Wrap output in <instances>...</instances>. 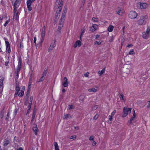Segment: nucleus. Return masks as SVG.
Instances as JSON below:
<instances>
[{"instance_id": "nucleus-33", "label": "nucleus", "mask_w": 150, "mask_h": 150, "mask_svg": "<svg viewBox=\"0 0 150 150\" xmlns=\"http://www.w3.org/2000/svg\"><path fill=\"white\" fill-rule=\"evenodd\" d=\"M60 16V12H58V10H57L56 14V18H57L58 16Z\"/></svg>"}, {"instance_id": "nucleus-55", "label": "nucleus", "mask_w": 150, "mask_h": 150, "mask_svg": "<svg viewBox=\"0 0 150 150\" xmlns=\"http://www.w3.org/2000/svg\"><path fill=\"white\" fill-rule=\"evenodd\" d=\"M44 79V77H43L42 76L40 79V81H39V82H42V81Z\"/></svg>"}, {"instance_id": "nucleus-20", "label": "nucleus", "mask_w": 150, "mask_h": 150, "mask_svg": "<svg viewBox=\"0 0 150 150\" xmlns=\"http://www.w3.org/2000/svg\"><path fill=\"white\" fill-rule=\"evenodd\" d=\"M36 113V110L35 109V108H34L33 113V115L32 116V120H34L35 117V115Z\"/></svg>"}, {"instance_id": "nucleus-34", "label": "nucleus", "mask_w": 150, "mask_h": 150, "mask_svg": "<svg viewBox=\"0 0 150 150\" xmlns=\"http://www.w3.org/2000/svg\"><path fill=\"white\" fill-rule=\"evenodd\" d=\"M92 20L94 22H98V19L95 17H93L92 18Z\"/></svg>"}, {"instance_id": "nucleus-26", "label": "nucleus", "mask_w": 150, "mask_h": 150, "mask_svg": "<svg viewBox=\"0 0 150 150\" xmlns=\"http://www.w3.org/2000/svg\"><path fill=\"white\" fill-rule=\"evenodd\" d=\"M6 58L7 59V61H6L5 63V65L6 66H8L9 63V59L8 57H6Z\"/></svg>"}, {"instance_id": "nucleus-27", "label": "nucleus", "mask_w": 150, "mask_h": 150, "mask_svg": "<svg viewBox=\"0 0 150 150\" xmlns=\"http://www.w3.org/2000/svg\"><path fill=\"white\" fill-rule=\"evenodd\" d=\"M55 150H59V147L57 143L55 142L54 144Z\"/></svg>"}, {"instance_id": "nucleus-40", "label": "nucleus", "mask_w": 150, "mask_h": 150, "mask_svg": "<svg viewBox=\"0 0 150 150\" xmlns=\"http://www.w3.org/2000/svg\"><path fill=\"white\" fill-rule=\"evenodd\" d=\"M89 140L90 141L94 140V137L93 136H91L90 137L89 139Z\"/></svg>"}, {"instance_id": "nucleus-30", "label": "nucleus", "mask_w": 150, "mask_h": 150, "mask_svg": "<svg viewBox=\"0 0 150 150\" xmlns=\"http://www.w3.org/2000/svg\"><path fill=\"white\" fill-rule=\"evenodd\" d=\"M85 28L84 27L81 30V35H83L84 33H85Z\"/></svg>"}, {"instance_id": "nucleus-22", "label": "nucleus", "mask_w": 150, "mask_h": 150, "mask_svg": "<svg viewBox=\"0 0 150 150\" xmlns=\"http://www.w3.org/2000/svg\"><path fill=\"white\" fill-rule=\"evenodd\" d=\"M24 93V91L23 90H21L20 92H18V96L19 97H22Z\"/></svg>"}, {"instance_id": "nucleus-4", "label": "nucleus", "mask_w": 150, "mask_h": 150, "mask_svg": "<svg viewBox=\"0 0 150 150\" xmlns=\"http://www.w3.org/2000/svg\"><path fill=\"white\" fill-rule=\"evenodd\" d=\"M131 109H132L131 108H128L124 107L123 108L124 114L122 115V117H124L127 115L129 114L130 113Z\"/></svg>"}, {"instance_id": "nucleus-52", "label": "nucleus", "mask_w": 150, "mask_h": 150, "mask_svg": "<svg viewBox=\"0 0 150 150\" xmlns=\"http://www.w3.org/2000/svg\"><path fill=\"white\" fill-rule=\"evenodd\" d=\"M134 117H132L130 119V120L129 121V122L130 123H131V122H132V121L134 120Z\"/></svg>"}, {"instance_id": "nucleus-49", "label": "nucleus", "mask_w": 150, "mask_h": 150, "mask_svg": "<svg viewBox=\"0 0 150 150\" xmlns=\"http://www.w3.org/2000/svg\"><path fill=\"white\" fill-rule=\"evenodd\" d=\"M17 113V109H15L14 111V115L15 116Z\"/></svg>"}, {"instance_id": "nucleus-2", "label": "nucleus", "mask_w": 150, "mask_h": 150, "mask_svg": "<svg viewBox=\"0 0 150 150\" xmlns=\"http://www.w3.org/2000/svg\"><path fill=\"white\" fill-rule=\"evenodd\" d=\"M21 0H14L12 2V4L14 6L13 12L15 13L17 11V8L21 3Z\"/></svg>"}, {"instance_id": "nucleus-62", "label": "nucleus", "mask_w": 150, "mask_h": 150, "mask_svg": "<svg viewBox=\"0 0 150 150\" xmlns=\"http://www.w3.org/2000/svg\"><path fill=\"white\" fill-rule=\"evenodd\" d=\"M35 0H29L30 3H32L34 2Z\"/></svg>"}, {"instance_id": "nucleus-54", "label": "nucleus", "mask_w": 150, "mask_h": 150, "mask_svg": "<svg viewBox=\"0 0 150 150\" xmlns=\"http://www.w3.org/2000/svg\"><path fill=\"white\" fill-rule=\"evenodd\" d=\"M76 138V137L75 136H72L71 137L70 139H74Z\"/></svg>"}, {"instance_id": "nucleus-1", "label": "nucleus", "mask_w": 150, "mask_h": 150, "mask_svg": "<svg viewBox=\"0 0 150 150\" xmlns=\"http://www.w3.org/2000/svg\"><path fill=\"white\" fill-rule=\"evenodd\" d=\"M148 17L146 16H144L139 18L137 21V23L139 25H145L147 20Z\"/></svg>"}, {"instance_id": "nucleus-25", "label": "nucleus", "mask_w": 150, "mask_h": 150, "mask_svg": "<svg viewBox=\"0 0 150 150\" xmlns=\"http://www.w3.org/2000/svg\"><path fill=\"white\" fill-rule=\"evenodd\" d=\"M3 79L2 77H0V88L2 86Z\"/></svg>"}, {"instance_id": "nucleus-14", "label": "nucleus", "mask_w": 150, "mask_h": 150, "mask_svg": "<svg viewBox=\"0 0 150 150\" xmlns=\"http://www.w3.org/2000/svg\"><path fill=\"white\" fill-rule=\"evenodd\" d=\"M33 129L34 133L36 135H37V133L38 131V130L37 127V125L36 124H34V125H33Z\"/></svg>"}, {"instance_id": "nucleus-58", "label": "nucleus", "mask_w": 150, "mask_h": 150, "mask_svg": "<svg viewBox=\"0 0 150 150\" xmlns=\"http://www.w3.org/2000/svg\"><path fill=\"white\" fill-rule=\"evenodd\" d=\"M9 112H8V113H7V117H6V119L7 120H8L9 117Z\"/></svg>"}, {"instance_id": "nucleus-7", "label": "nucleus", "mask_w": 150, "mask_h": 150, "mask_svg": "<svg viewBox=\"0 0 150 150\" xmlns=\"http://www.w3.org/2000/svg\"><path fill=\"white\" fill-rule=\"evenodd\" d=\"M28 89L27 90V94L26 97L25 99V101L24 102V105L23 107L25 109H27L28 108V98L27 97L28 95Z\"/></svg>"}, {"instance_id": "nucleus-17", "label": "nucleus", "mask_w": 150, "mask_h": 150, "mask_svg": "<svg viewBox=\"0 0 150 150\" xmlns=\"http://www.w3.org/2000/svg\"><path fill=\"white\" fill-rule=\"evenodd\" d=\"M45 31H44V30H43L42 31V33H41L42 39H41V42H42L44 40V38L45 35Z\"/></svg>"}, {"instance_id": "nucleus-51", "label": "nucleus", "mask_w": 150, "mask_h": 150, "mask_svg": "<svg viewBox=\"0 0 150 150\" xmlns=\"http://www.w3.org/2000/svg\"><path fill=\"white\" fill-rule=\"evenodd\" d=\"M90 30L91 31H95V29L93 28V27L92 26L90 28Z\"/></svg>"}, {"instance_id": "nucleus-64", "label": "nucleus", "mask_w": 150, "mask_h": 150, "mask_svg": "<svg viewBox=\"0 0 150 150\" xmlns=\"http://www.w3.org/2000/svg\"><path fill=\"white\" fill-rule=\"evenodd\" d=\"M16 150H23V149H22V148L20 147V148H19V149H18Z\"/></svg>"}, {"instance_id": "nucleus-42", "label": "nucleus", "mask_w": 150, "mask_h": 150, "mask_svg": "<svg viewBox=\"0 0 150 150\" xmlns=\"http://www.w3.org/2000/svg\"><path fill=\"white\" fill-rule=\"evenodd\" d=\"M113 40V36H111L110 37V40H109V42H112Z\"/></svg>"}, {"instance_id": "nucleus-39", "label": "nucleus", "mask_w": 150, "mask_h": 150, "mask_svg": "<svg viewBox=\"0 0 150 150\" xmlns=\"http://www.w3.org/2000/svg\"><path fill=\"white\" fill-rule=\"evenodd\" d=\"M66 15V13H63L62 14L61 18L63 19H65V16Z\"/></svg>"}, {"instance_id": "nucleus-28", "label": "nucleus", "mask_w": 150, "mask_h": 150, "mask_svg": "<svg viewBox=\"0 0 150 150\" xmlns=\"http://www.w3.org/2000/svg\"><path fill=\"white\" fill-rule=\"evenodd\" d=\"M119 97L120 100H122L123 101H125V98H124V96L122 94H120L119 95Z\"/></svg>"}, {"instance_id": "nucleus-21", "label": "nucleus", "mask_w": 150, "mask_h": 150, "mask_svg": "<svg viewBox=\"0 0 150 150\" xmlns=\"http://www.w3.org/2000/svg\"><path fill=\"white\" fill-rule=\"evenodd\" d=\"M105 68H103L101 71H100L98 72V74L100 76L103 74L105 73Z\"/></svg>"}, {"instance_id": "nucleus-45", "label": "nucleus", "mask_w": 150, "mask_h": 150, "mask_svg": "<svg viewBox=\"0 0 150 150\" xmlns=\"http://www.w3.org/2000/svg\"><path fill=\"white\" fill-rule=\"evenodd\" d=\"M101 43V42H100V41H96L95 42V44H97V45H100Z\"/></svg>"}, {"instance_id": "nucleus-13", "label": "nucleus", "mask_w": 150, "mask_h": 150, "mask_svg": "<svg viewBox=\"0 0 150 150\" xmlns=\"http://www.w3.org/2000/svg\"><path fill=\"white\" fill-rule=\"evenodd\" d=\"M69 82L67 79L66 77H64L63 79V81L62 82V84L64 87H67L68 86Z\"/></svg>"}, {"instance_id": "nucleus-37", "label": "nucleus", "mask_w": 150, "mask_h": 150, "mask_svg": "<svg viewBox=\"0 0 150 150\" xmlns=\"http://www.w3.org/2000/svg\"><path fill=\"white\" fill-rule=\"evenodd\" d=\"M31 3H30L29 1V11H30L32 10V8L31 6Z\"/></svg>"}, {"instance_id": "nucleus-3", "label": "nucleus", "mask_w": 150, "mask_h": 150, "mask_svg": "<svg viewBox=\"0 0 150 150\" xmlns=\"http://www.w3.org/2000/svg\"><path fill=\"white\" fill-rule=\"evenodd\" d=\"M150 31V27L147 26V29L145 32L142 33V36L144 39H147L149 36V33Z\"/></svg>"}, {"instance_id": "nucleus-57", "label": "nucleus", "mask_w": 150, "mask_h": 150, "mask_svg": "<svg viewBox=\"0 0 150 150\" xmlns=\"http://www.w3.org/2000/svg\"><path fill=\"white\" fill-rule=\"evenodd\" d=\"M89 74V73L87 72L84 74V76L86 77H88Z\"/></svg>"}, {"instance_id": "nucleus-47", "label": "nucleus", "mask_w": 150, "mask_h": 150, "mask_svg": "<svg viewBox=\"0 0 150 150\" xmlns=\"http://www.w3.org/2000/svg\"><path fill=\"white\" fill-rule=\"evenodd\" d=\"M47 71H45L43 73V74L42 75V76L43 77H44L46 75V74H47Z\"/></svg>"}, {"instance_id": "nucleus-44", "label": "nucleus", "mask_w": 150, "mask_h": 150, "mask_svg": "<svg viewBox=\"0 0 150 150\" xmlns=\"http://www.w3.org/2000/svg\"><path fill=\"white\" fill-rule=\"evenodd\" d=\"M9 22H10V20L9 19L7 20L6 21V22H5V24H4V26L5 27H6L7 26V25L8 23H9Z\"/></svg>"}, {"instance_id": "nucleus-11", "label": "nucleus", "mask_w": 150, "mask_h": 150, "mask_svg": "<svg viewBox=\"0 0 150 150\" xmlns=\"http://www.w3.org/2000/svg\"><path fill=\"white\" fill-rule=\"evenodd\" d=\"M21 59L19 58L18 60V64L16 69V72H19L21 69Z\"/></svg>"}, {"instance_id": "nucleus-53", "label": "nucleus", "mask_w": 150, "mask_h": 150, "mask_svg": "<svg viewBox=\"0 0 150 150\" xmlns=\"http://www.w3.org/2000/svg\"><path fill=\"white\" fill-rule=\"evenodd\" d=\"M96 142L94 140L93 141L92 145L93 146H95L96 145Z\"/></svg>"}, {"instance_id": "nucleus-23", "label": "nucleus", "mask_w": 150, "mask_h": 150, "mask_svg": "<svg viewBox=\"0 0 150 150\" xmlns=\"http://www.w3.org/2000/svg\"><path fill=\"white\" fill-rule=\"evenodd\" d=\"M88 91L89 92H96L97 91V90L96 89H95L94 88H89L88 89Z\"/></svg>"}, {"instance_id": "nucleus-46", "label": "nucleus", "mask_w": 150, "mask_h": 150, "mask_svg": "<svg viewBox=\"0 0 150 150\" xmlns=\"http://www.w3.org/2000/svg\"><path fill=\"white\" fill-rule=\"evenodd\" d=\"M98 117V115L97 114L93 117V120H96L97 119Z\"/></svg>"}, {"instance_id": "nucleus-19", "label": "nucleus", "mask_w": 150, "mask_h": 150, "mask_svg": "<svg viewBox=\"0 0 150 150\" xmlns=\"http://www.w3.org/2000/svg\"><path fill=\"white\" fill-rule=\"evenodd\" d=\"M114 28V27L112 25H110L108 27V30L109 32H111L112 31Z\"/></svg>"}, {"instance_id": "nucleus-56", "label": "nucleus", "mask_w": 150, "mask_h": 150, "mask_svg": "<svg viewBox=\"0 0 150 150\" xmlns=\"http://www.w3.org/2000/svg\"><path fill=\"white\" fill-rule=\"evenodd\" d=\"M4 116V113L3 112H1L0 113V117L1 118L3 117Z\"/></svg>"}, {"instance_id": "nucleus-12", "label": "nucleus", "mask_w": 150, "mask_h": 150, "mask_svg": "<svg viewBox=\"0 0 150 150\" xmlns=\"http://www.w3.org/2000/svg\"><path fill=\"white\" fill-rule=\"evenodd\" d=\"M10 141L9 139L6 138L5 139L3 143V145L4 146H7L10 144Z\"/></svg>"}, {"instance_id": "nucleus-10", "label": "nucleus", "mask_w": 150, "mask_h": 150, "mask_svg": "<svg viewBox=\"0 0 150 150\" xmlns=\"http://www.w3.org/2000/svg\"><path fill=\"white\" fill-rule=\"evenodd\" d=\"M5 44L6 46V51L9 53L11 52L10 45L9 43L7 41H5Z\"/></svg>"}, {"instance_id": "nucleus-60", "label": "nucleus", "mask_w": 150, "mask_h": 150, "mask_svg": "<svg viewBox=\"0 0 150 150\" xmlns=\"http://www.w3.org/2000/svg\"><path fill=\"white\" fill-rule=\"evenodd\" d=\"M44 30V31H45V25H43V27L42 29V31L43 30Z\"/></svg>"}, {"instance_id": "nucleus-5", "label": "nucleus", "mask_w": 150, "mask_h": 150, "mask_svg": "<svg viewBox=\"0 0 150 150\" xmlns=\"http://www.w3.org/2000/svg\"><path fill=\"white\" fill-rule=\"evenodd\" d=\"M136 6L141 8H146L147 6V4L145 3L138 2Z\"/></svg>"}, {"instance_id": "nucleus-29", "label": "nucleus", "mask_w": 150, "mask_h": 150, "mask_svg": "<svg viewBox=\"0 0 150 150\" xmlns=\"http://www.w3.org/2000/svg\"><path fill=\"white\" fill-rule=\"evenodd\" d=\"M62 26L60 25H59L58 27L57 31L59 32V33H60L61 31V28L62 27Z\"/></svg>"}, {"instance_id": "nucleus-48", "label": "nucleus", "mask_w": 150, "mask_h": 150, "mask_svg": "<svg viewBox=\"0 0 150 150\" xmlns=\"http://www.w3.org/2000/svg\"><path fill=\"white\" fill-rule=\"evenodd\" d=\"M134 52L133 50H131L129 52V53L130 54H134Z\"/></svg>"}, {"instance_id": "nucleus-31", "label": "nucleus", "mask_w": 150, "mask_h": 150, "mask_svg": "<svg viewBox=\"0 0 150 150\" xmlns=\"http://www.w3.org/2000/svg\"><path fill=\"white\" fill-rule=\"evenodd\" d=\"M16 84L17 85L16 83ZM20 91V88L19 86H18V85H16V92L18 93L19 91Z\"/></svg>"}, {"instance_id": "nucleus-18", "label": "nucleus", "mask_w": 150, "mask_h": 150, "mask_svg": "<svg viewBox=\"0 0 150 150\" xmlns=\"http://www.w3.org/2000/svg\"><path fill=\"white\" fill-rule=\"evenodd\" d=\"M33 100V97L32 96H31L30 98V100L29 101V110L31 108V105H32Z\"/></svg>"}, {"instance_id": "nucleus-16", "label": "nucleus", "mask_w": 150, "mask_h": 150, "mask_svg": "<svg viewBox=\"0 0 150 150\" xmlns=\"http://www.w3.org/2000/svg\"><path fill=\"white\" fill-rule=\"evenodd\" d=\"M81 45V42L79 40L77 41L75 43L74 47L75 48L77 47V46L80 47Z\"/></svg>"}, {"instance_id": "nucleus-15", "label": "nucleus", "mask_w": 150, "mask_h": 150, "mask_svg": "<svg viewBox=\"0 0 150 150\" xmlns=\"http://www.w3.org/2000/svg\"><path fill=\"white\" fill-rule=\"evenodd\" d=\"M14 15L13 16V18L15 19L16 20H17L19 18V14L18 12L17 11L15 12L14 13Z\"/></svg>"}, {"instance_id": "nucleus-59", "label": "nucleus", "mask_w": 150, "mask_h": 150, "mask_svg": "<svg viewBox=\"0 0 150 150\" xmlns=\"http://www.w3.org/2000/svg\"><path fill=\"white\" fill-rule=\"evenodd\" d=\"M149 103H148V104L147 105V107L148 108H150V101H149Z\"/></svg>"}, {"instance_id": "nucleus-41", "label": "nucleus", "mask_w": 150, "mask_h": 150, "mask_svg": "<svg viewBox=\"0 0 150 150\" xmlns=\"http://www.w3.org/2000/svg\"><path fill=\"white\" fill-rule=\"evenodd\" d=\"M116 112V110H114L112 112L111 114V116H113L115 113Z\"/></svg>"}, {"instance_id": "nucleus-36", "label": "nucleus", "mask_w": 150, "mask_h": 150, "mask_svg": "<svg viewBox=\"0 0 150 150\" xmlns=\"http://www.w3.org/2000/svg\"><path fill=\"white\" fill-rule=\"evenodd\" d=\"M74 108V106L72 105H69L68 106V109L69 110H71L73 109Z\"/></svg>"}, {"instance_id": "nucleus-43", "label": "nucleus", "mask_w": 150, "mask_h": 150, "mask_svg": "<svg viewBox=\"0 0 150 150\" xmlns=\"http://www.w3.org/2000/svg\"><path fill=\"white\" fill-rule=\"evenodd\" d=\"M62 9V6H59L57 10H58V12H60L61 11Z\"/></svg>"}, {"instance_id": "nucleus-9", "label": "nucleus", "mask_w": 150, "mask_h": 150, "mask_svg": "<svg viewBox=\"0 0 150 150\" xmlns=\"http://www.w3.org/2000/svg\"><path fill=\"white\" fill-rule=\"evenodd\" d=\"M116 12L117 14L119 15L122 16L123 14L124 11L123 8H119L117 9Z\"/></svg>"}, {"instance_id": "nucleus-50", "label": "nucleus", "mask_w": 150, "mask_h": 150, "mask_svg": "<svg viewBox=\"0 0 150 150\" xmlns=\"http://www.w3.org/2000/svg\"><path fill=\"white\" fill-rule=\"evenodd\" d=\"M108 117H109V120L110 121H112L113 116L110 115Z\"/></svg>"}, {"instance_id": "nucleus-6", "label": "nucleus", "mask_w": 150, "mask_h": 150, "mask_svg": "<svg viewBox=\"0 0 150 150\" xmlns=\"http://www.w3.org/2000/svg\"><path fill=\"white\" fill-rule=\"evenodd\" d=\"M129 16L130 18L132 19L136 18L137 16V14L135 11H130Z\"/></svg>"}, {"instance_id": "nucleus-38", "label": "nucleus", "mask_w": 150, "mask_h": 150, "mask_svg": "<svg viewBox=\"0 0 150 150\" xmlns=\"http://www.w3.org/2000/svg\"><path fill=\"white\" fill-rule=\"evenodd\" d=\"M93 28H94L95 29V30H96L98 28V25L96 24H93L92 26Z\"/></svg>"}, {"instance_id": "nucleus-61", "label": "nucleus", "mask_w": 150, "mask_h": 150, "mask_svg": "<svg viewBox=\"0 0 150 150\" xmlns=\"http://www.w3.org/2000/svg\"><path fill=\"white\" fill-rule=\"evenodd\" d=\"M34 120H32V119H31V123L33 124V125H34V124H35L34 122Z\"/></svg>"}, {"instance_id": "nucleus-63", "label": "nucleus", "mask_w": 150, "mask_h": 150, "mask_svg": "<svg viewBox=\"0 0 150 150\" xmlns=\"http://www.w3.org/2000/svg\"><path fill=\"white\" fill-rule=\"evenodd\" d=\"M59 1L60 0H56V4H58Z\"/></svg>"}, {"instance_id": "nucleus-32", "label": "nucleus", "mask_w": 150, "mask_h": 150, "mask_svg": "<svg viewBox=\"0 0 150 150\" xmlns=\"http://www.w3.org/2000/svg\"><path fill=\"white\" fill-rule=\"evenodd\" d=\"M18 72H16V76L15 77V80L16 81V80L18 79Z\"/></svg>"}, {"instance_id": "nucleus-8", "label": "nucleus", "mask_w": 150, "mask_h": 150, "mask_svg": "<svg viewBox=\"0 0 150 150\" xmlns=\"http://www.w3.org/2000/svg\"><path fill=\"white\" fill-rule=\"evenodd\" d=\"M56 42V41L55 40L54 42L51 43L48 50L49 52H50L55 47Z\"/></svg>"}, {"instance_id": "nucleus-35", "label": "nucleus", "mask_w": 150, "mask_h": 150, "mask_svg": "<svg viewBox=\"0 0 150 150\" xmlns=\"http://www.w3.org/2000/svg\"><path fill=\"white\" fill-rule=\"evenodd\" d=\"M69 115L67 114H65L64 115V119H67L69 118Z\"/></svg>"}, {"instance_id": "nucleus-24", "label": "nucleus", "mask_w": 150, "mask_h": 150, "mask_svg": "<svg viewBox=\"0 0 150 150\" xmlns=\"http://www.w3.org/2000/svg\"><path fill=\"white\" fill-rule=\"evenodd\" d=\"M64 19H63L61 18V19L59 22V25H61L63 26V25L64 23Z\"/></svg>"}]
</instances>
